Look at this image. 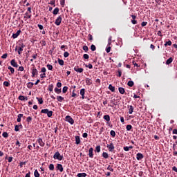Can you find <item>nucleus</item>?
I'll list each match as a JSON object with an SVG mask.
<instances>
[{
  "instance_id": "1",
  "label": "nucleus",
  "mask_w": 177,
  "mask_h": 177,
  "mask_svg": "<svg viewBox=\"0 0 177 177\" xmlns=\"http://www.w3.org/2000/svg\"><path fill=\"white\" fill-rule=\"evenodd\" d=\"M24 48H26V45L24 43L20 42L19 43L18 46H16L15 51L18 50V55H21V53H23V49H24Z\"/></svg>"
},
{
  "instance_id": "2",
  "label": "nucleus",
  "mask_w": 177,
  "mask_h": 177,
  "mask_svg": "<svg viewBox=\"0 0 177 177\" xmlns=\"http://www.w3.org/2000/svg\"><path fill=\"white\" fill-rule=\"evenodd\" d=\"M41 114H47V116L50 118V117H52V115H53V111H49V109H42L41 111Z\"/></svg>"
},
{
  "instance_id": "3",
  "label": "nucleus",
  "mask_w": 177,
  "mask_h": 177,
  "mask_svg": "<svg viewBox=\"0 0 177 177\" xmlns=\"http://www.w3.org/2000/svg\"><path fill=\"white\" fill-rule=\"evenodd\" d=\"M53 158L54 160H58V161H62V160H63L64 158V156L63 155L60 154L59 151H57L55 153Z\"/></svg>"
},
{
  "instance_id": "4",
  "label": "nucleus",
  "mask_w": 177,
  "mask_h": 177,
  "mask_svg": "<svg viewBox=\"0 0 177 177\" xmlns=\"http://www.w3.org/2000/svg\"><path fill=\"white\" fill-rule=\"evenodd\" d=\"M65 120H66V121H67V122H69V124H71V125H73V124H74V119H73V118H71V116L66 115L65 117Z\"/></svg>"
},
{
  "instance_id": "5",
  "label": "nucleus",
  "mask_w": 177,
  "mask_h": 177,
  "mask_svg": "<svg viewBox=\"0 0 177 177\" xmlns=\"http://www.w3.org/2000/svg\"><path fill=\"white\" fill-rule=\"evenodd\" d=\"M106 147H107L109 151H111L112 153H113V151H114L115 147H114V145L113 144V142H111L110 144H108L106 145Z\"/></svg>"
},
{
  "instance_id": "6",
  "label": "nucleus",
  "mask_w": 177,
  "mask_h": 177,
  "mask_svg": "<svg viewBox=\"0 0 177 177\" xmlns=\"http://www.w3.org/2000/svg\"><path fill=\"white\" fill-rule=\"evenodd\" d=\"M32 77H35V75H38V70L35 67L32 68Z\"/></svg>"
},
{
  "instance_id": "7",
  "label": "nucleus",
  "mask_w": 177,
  "mask_h": 177,
  "mask_svg": "<svg viewBox=\"0 0 177 177\" xmlns=\"http://www.w3.org/2000/svg\"><path fill=\"white\" fill-rule=\"evenodd\" d=\"M74 70L76 71V73H84V68H80L78 66H75L74 67Z\"/></svg>"
},
{
  "instance_id": "8",
  "label": "nucleus",
  "mask_w": 177,
  "mask_h": 177,
  "mask_svg": "<svg viewBox=\"0 0 177 177\" xmlns=\"http://www.w3.org/2000/svg\"><path fill=\"white\" fill-rule=\"evenodd\" d=\"M62 16H59V17L57 18V19L55 20V24L56 26H60V24H61V23H62Z\"/></svg>"
},
{
  "instance_id": "9",
  "label": "nucleus",
  "mask_w": 177,
  "mask_h": 177,
  "mask_svg": "<svg viewBox=\"0 0 177 177\" xmlns=\"http://www.w3.org/2000/svg\"><path fill=\"white\" fill-rule=\"evenodd\" d=\"M56 169L57 171H59V172H63V165L62 164H57V167H56Z\"/></svg>"
},
{
  "instance_id": "10",
  "label": "nucleus",
  "mask_w": 177,
  "mask_h": 177,
  "mask_svg": "<svg viewBox=\"0 0 177 177\" xmlns=\"http://www.w3.org/2000/svg\"><path fill=\"white\" fill-rule=\"evenodd\" d=\"M21 33V30H19L17 31L16 33L12 34V37L14 39H16V38H17V37H19V35H20Z\"/></svg>"
},
{
  "instance_id": "11",
  "label": "nucleus",
  "mask_w": 177,
  "mask_h": 177,
  "mask_svg": "<svg viewBox=\"0 0 177 177\" xmlns=\"http://www.w3.org/2000/svg\"><path fill=\"white\" fill-rule=\"evenodd\" d=\"M127 109H129V114H132L133 110H135V108L132 105H128Z\"/></svg>"
},
{
  "instance_id": "12",
  "label": "nucleus",
  "mask_w": 177,
  "mask_h": 177,
  "mask_svg": "<svg viewBox=\"0 0 177 177\" xmlns=\"http://www.w3.org/2000/svg\"><path fill=\"white\" fill-rule=\"evenodd\" d=\"M37 142L39 143V146H41V147H44V146H45V142H44V140L41 138H39L37 140Z\"/></svg>"
},
{
  "instance_id": "13",
  "label": "nucleus",
  "mask_w": 177,
  "mask_h": 177,
  "mask_svg": "<svg viewBox=\"0 0 177 177\" xmlns=\"http://www.w3.org/2000/svg\"><path fill=\"white\" fill-rule=\"evenodd\" d=\"M88 157L93 158V149L92 147L88 149Z\"/></svg>"
},
{
  "instance_id": "14",
  "label": "nucleus",
  "mask_w": 177,
  "mask_h": 177,
  "mask_svg": "<svg viewBox=\"0 0 177 177\" xmlns=\"http://www.w3.org/2000/svg\"><path fill=\"white\" fill-rule=\"evenodd\" d=\"M10 64H11V66H12V67H16V68L19 67L17 62H16V60H15V59H12L10 61Z\"/></svg>"
},
{
  "instance_id": "15",
  "label": "nucleus",
  "mask_w": 177,
  "mask_h": 177,
  "mask_svg": "<svg viewBox=\"0 0 177 177\" xmlns=\"http://www.w3.org/2000/svg\"><path fill=\"white\" fill-rule=\"evenodd\" d=\"M143 158V154H142L141 153H138L136 154V159L138 160V161H140V160H142Z\"/></svg>"
},
{
  "instance_id": "16",
  "label": "nucleus",
  "mask_w": 177,
  "mask_h": 177,
  "mask_svg": "<svg viewBox=\"0 0 177 177\" xmlns=\"http://www.w3.org/2000/svg\"><path fill=\"white\" fill-rule=\"evenodd\" d=\"M86 82V84L88 85V86L92 85V80H91L90 78H86L85 80Z\"/></svg>"
},
{
  "instance_id": "17",
  "label": "nucleus",
  "mask_w": 177,
  "mask_h": 177,
  "mask_svg": "<svg viewBox=\"0 0 177 177\" xmlns=\"http://www.w3.org/2000/svg\"><path fill=\"white\" fill-rule=\"evenodd\" d=\"M80 95L82 96V99H85V88H82L80 90Z\"/></svg>"
},
{
  "instance_id": "18",
  "label": "nucleus",
  "mask_w": 177,
  "mask_h": 177,
  "mask_svg": "<svg viewBox=\"0 0 177 177\" xmlns=\"http://www.w3.org/2000/svg\"><path fill=\"white\" fill-rule=\"evenodd\" d=\"M81 143V139L80 138V136H75V145H80Z\"/></svg>"
},
{
  "instance_id": "19",
  "label": "nucleus",
  "mask_w": 177,
  "mask_h": 177,
  "mask_svg": "<svg viewBox=\"0 0 177 177\" xmlns=\"http://www.w3.org/2000/svg\"><path fill=\"white\" fill-rule=\"evenodd\" d=\"M118 91L121 95H124V93H125V88L122 87H119Z\"/></svg>"
},
{
  "instance_id": "20",
  "label": "nucleus",
  "mask_w": 177,
  "mask_h": 177,
  "mask_svg": "<svg viewBox=\"0 0 177 177\" xmlns=\"http://www.w3.org/2000/svg\"><path fill=\"white\" fill-rule=\"evenodd\" d=\"M172 62H174V58L170 57L166 61V64L169 65L171 63H172Z\"/></svg>"
},
{
  "instance_id": "21",
  "label": "nucleus",
  "mask_w": 177,
  "mask_h": 177,
  "mask_svg": "<svg viewBox=\"0 0 177 177\" xmlns=\"http://www.w3.org/2000/svg\"><path fill=\"white\" fill-rule=\"evenodd\" d=\"M110 102L111 104H113V106H117V102L115 101V98H111Z\"/></svg>"
},
{
  "instance_id": "22",
  "label": "nucleus",
  "mask_w": 177,
  "mask_h": 177,
  "mask_svg": "<svg viewBox=\"0 0 177 177\" xmlns=\"http://www.w3.org/2000/svg\"><path fill=\"white\" fill-rule=\"evenodd\" d=\"M17 122H21V118L23 117V114L20 113L17 115Z\"/></svg>"
},
{
  "instance_id": "23",
  "label": "nucleus",
  "mask_w": 177,
  "mask_h": 177,
  "mask_svg": "<svg viewBox=\"0 0 177 177\" xmlns=\"http://www.w3.org/2000/svg\"><path fill=\"white\" fill-rule=\"evenodd\" d=\"M24 19H31V14H30L28 12H26L25 13Z\"/></svg>"
},
{
  "instance_id": "24",
  "label": "nucleus",
  "mask_w": 177,
  "mask_h": 177,
  "mask_svg": "<svg viewBox=\"0 0 177 177\" xmlns=\"http://www.w3.org/2000/svg\"><path fill=\"white\" fill-rule=\"evenodd\" d=\"M54 91L55 93H57V95H59V93H62V89L58 88L57 87H55Z\"/></svg>"
},
{
  "instance_id": "25",
  "label": "nucleus",
  "mask_w": 177,
  "mask_h": 177,
  "mask_svg": "<svg viewBox=\"0 0 177 177\" xmlns=\"http://www.w3.org/2000/svg\"><path fill=\"white\" fill-rule=\"evenodd\" d=\"M75 86H73V92H72V95L71 97H75L77 96V93H75Z\"/></svg>"
},
{
  "instance_id": "26",
  "label": "nucleus",
  "mask_w": 177,
  "mask_h": 177,
  "mask_svg": "<svg viewBox=\"0 0 177 177\" xmlns=\"http://www.w3.org/2000/svg\"><path fill=\"white\" fill-rule=\"evenodd\" d=\"M109 89H110L111 92H115V87L113 86L111 84H109Z\"/></svg>"
},
{
  "instance_id": "27",
  "label": "nucleus",
  "mask_w": 177,
  "mask_h": 177,
  "mask_svg": "<svg viewBox=\"0 0 177 177\" xmlns=\"http://www.w3.org/2000/svg\"><path fill=\"white\" fill-rule=\"evenodd\" d=\"M26 122L28 124H31V121H32V118L31 116H28L27 118H26Z\"/></svg>"
},
{
  "instance_id": "28",
  "label": "nucleus",
  "mask_w": 177,
  "mask_h": 177,
  "mask_svg": "<svg viewBox=\"0 0 177 177\" xmlns=\"http://www.w3.org/2000/svg\"><path fill=\"white\" fill-rule=\"evenodd\" d=\"M58 63L59 66H64V61L60 58H58Z\"/></svg>"
},
{
  "instance_id": "29",
  "label": "nucleus",
  "mask_w": 177,
  "mask_h": 177,
  "mask_svg": "<svg viewBox=\"0 0 177 177\" xmlns=\"http://www.w3.org/2000/svg\"><path fill=\"white\" fill-rule=\"evenodd\" d=\"M57 100L58 102H63V100H64V97H63L60 95H58V96H57Z\"/></svg>"
},
{
  "instance_id": "30",
  "label": "nucleus",
  "mask_w": 177,
  "mask_h": 177,
  "mask_svg": "<svg viewBox=\"0 0 177 177\" xmlns=\"http://www.w3.org/2000/svg\"><path fill=\"white\" fill-rule=\"evenodd\" d=\"M48 168H49L50 171H55V165L50 164L48 166Z\"/></svg>"
},
{
  "instance_id": "31",
  "label": "nucleus",
  "mask_w": 177,
  "mask_h": 177,
  "mask_svg": "<svg viewBox=\"0 0 177 177\" xmlns=\"http://www.w3.org/2000/svg\"><path fill=\"white\" fill-rule=\"evenodd\" d=\"M127 85H128V86L132 87V86H133V85H135V83L133 82V81L130 80L128 82Z\"/></svg>"
},
{
  "instance_id": "32",
  "label": "nucleus",
  "mask_w": 177,
  "mask_h": 177,
  "mask_svg": "<svg viewBox=\"0 0 177 177\" xmlns=\"http://www.w3.org/2000/svg\"><path fill=\"white\" fill-rule=\"evenodd\" d=\"M37 100L39 102V104H42L44 103V100H42V98H39L38 97H36Z\"/></svg>"
},
{
  "instance_id": "33",
  "label": "nucleus",
  "mask_w": 177,
  "mask_h": 177,
  "mask_svg": "<svg viewBox=\"0 0 177 177\" xmlns=\"http://www.w3.org/2000/svg\"><path fill=\"white\" fill-rule=\"evenodd\" d=\"M77 177H86V173H79L77 175Z\"/></svg>"
},
{
  "instance_id": "34",
  "label": "nucleus",
  "mask_w": 177,
  "mask_h": 177,
  "mask_svg": "<svg viewBox=\"0 0 177 177\" xmlns=\"http://www.w3.org/2000/svg\"><path fill=\"white\" fill-rule=\"evenodd\" d=\"M32 86H34V83L32 82H28L27 84V87L29 88V89H31V88H32Z\"/></svg>"
},
{
  "instance_id": "35",
  "label": "nucleus",
  "mask_w": 177,
  "mask_h": 177,
  "mask_svg": "<svg viewBox=\"0 0 177 177\" xmlns=\"http://www.w3.org/2000/svg\"><path fill=\"white\" fill-rule=\"evenodd\" d=\"M103 118L104 120H105V121H108V122L110 121V115H104Z\"/></svg>"
},
{
  "instance_id": "36",
  "label": "nucleus",
  "mask_w": 177,
  "mask_h": 177,
  "mask_svg": "<svg viewBox=\"0 0 177 177\" xmlns=\"http://www.w3.org/2000/svg\"><path fill=\"white\" fill-rule=\"evenodd\" d=\"M171 45H172V41H171V40L166 41V43L165 44V46H171Z\"/></svg>"
},
{
  "instance_id": "37",
  "label": "nucleus",
  "mask_w": 177,
  "mask_h": 177,
  "mask_svg": "<svg viewBox=\"0 0 177 177\" xmlns=\"http://www.w3.org/2000/svg\"><path fill=\"white\" fill-rule=\"evenodd\" d=\"M59 8H55L53 12V14L55 15H57V13H59Z\"/></svg>"
},
{
  "instance_id": "38",
  "label": "nucleus",
  "mask_w": 177,
  "mask_h": 177,
  "mask_svg": "<svg viewBox=\"0 0 177 177\" xmlns=\"http://www.w3.org/2000/svg\"><path fill=\"white\" fill-rule=\"evenodd\" d=\"M34 176L35 177H39L40 176V174H39V172H38V170H35V172H34Z\"/></svg>"
},
{
  "instance_id": "39",
  "label": "nucleus",
  "mask_w": 177,
  "mask_h": 177,
  "mask_svg": "<svg viewBox=\"0 0 177 177\" xmlns=\"http://www.w3.org/2000/svg\"><path fill=\"white\" fill-rule=\"evenodd\" d=\"M110 135L112 136V138H115V131L114 130H111L110 131Z\"/></svg>"
},
{
  "instance_id": "40",
  "label": "nucleus",
  "mask_w": 177,
  "mask_h": 177,
  "mask_svg": "<svg viewBox=\"0 0 177 177\" xmlns=\"http://www.w3.org/2000/svg\"><path fill=\"white\" fill-rule=\"evenodd\" d=\"M8 70H10L11 74H15V68L12 66H8Z\"/></svg>"
},
{
  "instance_id": "41",
  "label": "nucleus",
  "mask_w": 177,
  "mask_h": 177,
  "mask_svg": "<svg viewBox=\"0 0 177 177\" xmlns=\"http://www.w3.org/2000/svg\"><path fill=\"white\" fill-rule=\"evenodd\" d=\"M48 91H50V92H53V84H50L48 85Z\"/></svg>"
},
{
  "instance_id": "42",
  "label": "nucleus",
  "mask_w": 177,
  "mask_h": 177,
  "mask_svg": "<svg viewBox=\"0 0 177 177\" xmlns=\"http://www.w3.org/2000/svg\"><path fill=\"white\" fill-rule=\"evenodd\" d=\"M67 91H68V87L66 86H64V88L62 89L63 93H66L67 92Z\"/></svg>"
},
{
  "instance_id": "43",
  "label": "nucleus",
  "mask_w": 177,
  "mask_h": 177,
  "mask_svg": "<svg viewBox=\"0 0 177 177\" xmlns=\"http://www.w3.org/2000/svg\"><path fill=\"white\" fill-rule=\"evenodd\" d=\"M46 67H47V68L48 69V70H50V71H52V70H53V66H52L51 64H47V66H46Z\"/></svg>"
},
{
  "instance_id": "44",
  "label": "nucleus",
  "mask_w": 177,
  "mask_h": 177,
  "mask_svg": "<svg viewBox=\"0 0 177 177\" xmlns=\"http://www.w3.org/2000/svg\"><path fill=\"white\" fill-rule=\"evenodd\" d=\"M3 85L4 86H10V83L9 82H8V81H5L4 82H3Z\"/></svg>"
},
{
  "instance_id": "45",
  "label": "nucleus",
  "mask_w": 177,
  "mask_h": 177,
  "mask_svg": "<svg viewBox=\"0 0 177 177\" xmlns=\"http://www.w3.org/2000/svg\"><path fill=\"white\" fill-rule=\"evenodd\" d=\"M111 50V46H107L106 48V53H110V51Z\"/></svg>"
},
{
  "instance_id": "46",
  "label": "nucleus",
  "mask_w": 177,
  "mask_h": 177,
  "mask_svg": "<svg viewBox=\"0 0 177 177\" xmlns=\"http://www.w3.org/2000/svg\"><path fill=\"white\" fill-rule=\"evenodd\" d=\"M102 157H104V158H109V153H107L106 152H103Z\"/></svg>"
},
{
  "instance_id": "47",
  "label": "nucleus",
  "mask_w": 177,
  "mask_h": 177,
  "mask_svg": "<svg viewBox=\"0 0 177 177\" xmlns=\"http://www.w3.org/2000/svg\"><path fill=\"white\" fill-rule=\"evenodd\" d=\"M91 50H92V52H95V50H96V46L93 44H92L91 46Z\"/></svg>"
},
{
  "instance_id": "48",
  "label": "nucleus",
  "mask_w": 177,
  "mask_h": 177,
  "mask_svg": "<svg viewBox=\"0 0 177 177\" xmlns=\"http://www.w3.org/2000/svg\"><path fill=\"white\" fill-rule=\"evenodd\" d=\"M19 100H26V97H24V95H19L18 97Z\"/></svg>"
},
{
  "instance_id": "49",
  "label": "nucleus",
  "mask_w": 177,
  "mask_h": 177,
  "mask_svg": "<svg viewBox=\"0 0 177 177\" xmlns=\"http://www.w3.org/2000/svg\"><path fill=\"white\" fill-rule=\"evenodd\" d=\"M126 129H127V131H131V129H132V125H131V124L127 125Z\"/></svg>"
},
{
  "instance_id": "50",
  "label": "nucleus",
  "mask_w": 177,
  "mask_h": 177,
  "mask_svg": "<svg viewBox=\"0 0 177 177\" xmlns=\"http://www.w3.org/2000/svg\"><path fill=\"white\" fill-rule=\"evenodd\" d=\"M2 136L3 138H8L9 137V134H8V132H3L2 134Z\"/></svg>"
},
{
  "instance_id": "51",
  "label": "nucleus",
  "mask_w": 177,
  "mask_h": 177,
  "mask_svg": "<svg viewBox=\"0 0 177 177\" xmlns=\"http://www.w3.org/2000/svg\"><path fill=\"white\" fill-rule=\"evenodd\" d=\"M107 170L111 171V172H114V169H113L110 165L108 166Z\"/></svg>"
},
{
  "instance_id": "52",
  "label": "nucleus",
  "mask_w": 177,
  "mask_h": 177,
  "mask_svg": "<svg viewBox=\"0 0 177 177\" xmlns=\"http://www.w3.org/2000/svg\"><path fill=\"white\" fill-rule=\"evenodd\" d=\"M95 150H96L97 153H100V145H97L95 147Z\"/></svg>"
},
{
  "instance_id": "53",
  "label": "nucleus",
  "mask_w": 177,
  "mask_h": 177,
  "mask_svg": "<svg viewBox=\"0 0 177 177\" xmlns=\"http://www.w3.org/2000/svg\"><path fill=\"white\" fill-rule=\"evenodd\" d=\"M68 56H70V53H68V52L66 51L64 53V57H68Z\"/></svg>"
},
{
  "instance_id": "54",
  "label": "nucleus",
  "mask_w": 177,
  "mask_h": 177,
  "mask_svg": "<svg viewBox=\"0 0 177 177\" xmlns=\"http://www.w3.org/2000/svg\"><path fill=\"white\" fill-rule=\"evenodd\" d=\"M83 57L86 59L88 60L89 59V55L88 54H84Z\"/></svg>"
},
{
  "instance_id": "55",
  "label": "nucleus",
  "mask_w": 177,
  "mask_h": 177,
  "mask_svg": "<svg viewBox=\"0 0 177 177\" xmlns=\"http://www.w3.org/2000/svg\"><path fill=\"white\" fill-rule=\"evenodd\" d=\"M15 132H19L20 131V129H19V125H15Z\"/></svg>"
},
{
  "instance_id": "56",
  "label": "nucleus",
  "mask_w": 177,
  "mask_h": 177,
  "mask_svg": "<svg viewBox=\"0 0 177 177\" xmlns=\"http://www.w3.org/2000/svg\"><path fill=\"white\" fill-rule=\"evenodd\" d=\"M41 73H46V67L41 68Z\"/></svg>"
},
{
  "instance_id": "57",
  "label": "nucleus",
  "mask_w": 177,
  "mask_h": 177,
  "mask_svg": "<svg viewBox=\"0 0 177 177\" xmlns=\"http://www.w3.org/2000/svg\"><path fill=\"white\" fill-rule=\"evenodd\" d=\"M88 41H93V37H92V35L89 34L88 35Z\"/></svg>"
},
{
  "instance_id": "58",
  "label": "nucleus",
  "mask_w": 177,
  "mask_h": 177,
  "mask_svg": "<svg viewBox=\"0 0 177 177\" xmlns=\"http://www.w3.org/2000/svg\"><path fill=\"white\" fill-rule=\"evenodd\" d=\"M26 162H21L19 163V166L21 168H23V165H26Z\"/></svg>"
},
{
  "instance_id": "59",
  "label": "nucleus",
  "mask_w": 177,
  "mask_h": 177,
  "mask_svg": "<svg viewBox=\"0 0 177 177\" xmlns=\"http://www.w3.org/2000/svg\"><path fill=\"white\" fill-rule=\"evenodd\" d=\"M141 26H142V27H145V26H147V22H146V21L142 22Z\"/></svg>"
},
{
  "instance_id": "60",
  "label": "nucleus",
  "mask_w": 177,
  "mask_h": 177,
  "mask_svg": "<svg viewBox=\"0 0 177 177\" xmlns=\"http://www.w3.org/2000/svg\"><path fill=\"white\" fill-rule=\"evenodd\" d=\"M83 50H84L85 52H88V46H84Z\"/></svg>"
},
{
  "instance_id": "61",
  "label": "nucleus",
  "mask_w": 177,
  "mask_h": 177,
  "mask_svg": "<svg viewBox=\"0 0 177 177\" xmlns=\"http://www.w3.org/2000/svg\"><path fill=\"white\" fill-rule=\"evenodd\" d=\"M40 77L41 78H46V73L41 74Z\"/></svg>"
},
{
  "instance_id": "62",
  "label": "nucleus",
  "mask_w": 177,
  "mask_h": 177,
  "mask_svg": "<svg viewBox=\"0 0 177 177\" xmlns=\"http://www.w3.org/2000/svg\"><path fill=\"white\" fill-rule=\"evenodd\" d=\"M123 150H124V151H129V147H124Z\"/></svg>"
},
{
  "instance_id": "63",
  "label": "nucleus",
  "mask_w": 177,
  "mask_h": 177,
  "mask_svg": "<svg viewBox=\"0 0 177 177\" xmlns=\"http://www.w3.org/2000/svg\"><path fill=\"white\" fill-rule=\"evenodd\" d=\"M131 23H132V24H138V21H136L135 19H131Z\"/></svg>"
},
{
  "instance_id": "64",
  "label": "nucleus",
  "mask_w": 177,
  "mask_h": 177,
  "mask_svg": "<svg viewBox=\"0 0 177 177\" xmlns=\"http://www.w3.org/2000/svg\"><path fill=\"white\" fill-rule=\"evenodd\" d=\"M172 171H174V172H176V173H177V167H175V166H174V167H172Z\"/></svg>"
}]
</instances>
